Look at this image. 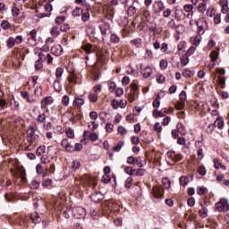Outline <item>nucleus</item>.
Segmentation results:
<instances>
[{
    "mask_svg": "<svg viewBox=\"0 0 229 229\" xmlns=\"http://www.w3.org/2000/svg\"><path fill=\"white\" fill-rule=\"evenodd\" d=\"M195 24L197 26V33L199 36L205 35V31L208 30V22L205 19V17L199 18Z\"/></svg>",
    "mask_w": 229,
    "mask_h": 229,
    "instance_id": "1",
    "label": "nucleus"
},
{
    "mask_svg": "<svg viewBox=\"0 0 229 229\" xmlns=\"http://www.w3.org/2000/svg\"><path fill=\"white\" fill-rule=\"evenodd\" d=\"M48 105H53V97H47L41 100V108H47Z\"/></svg>",
    "mask_w": 229,
    "mask_h": 229,
    "instance_id": "12",
    "label": "nucleus"
},
{
    "mask_svg": "<svg viewBox=\"0 0 229 229\" xmlns=\"http://www.w3.org/2000/svg\"><path fill=\"white\" fill-rule=\"evenodd\" d=\"M80 167H81V164L80 163V161L74 160L72 163V168L73 169V171H78V169H80Z\"/></svg>",
    "mask_w": 229,
    "mask_h": 229,
    "instance_id": "43",
    "label": "nucleus"
},
{
    "mask_svg": "<svg viewBox=\"0 0 229 229\" xmlns=\"http://www.w3.org/2000/svg\"><path fill=\"white\" fill-rule=\"evenodd\" d=\"M133 183V178L132 177H128L126 180H125V182H124V187L126 189H130Z\"/></svg>",
    "mask_w": 229,
    "mask_h": 229,
    "instance_id": "41",
    "label": "nucleus"
},
{
    "mask_svg": "<svg viewBox=\"0 0 229 229\" xmlns=\"http://www.w3.org/2000/svg\"><path fill=\"white\" fill-rule=\"evenodd\" d=\"M154 131H157V133L162 132V125H160V123H156L154 125Z\"/></svg>",
    "mask_w": 229,
    "mask_h": 229,
    "instance_id": "57",
    "label": "nucleus"
},
{
    "mask_svg": "<svg viewBox=\"0 0 229 229\" xmlns=\"http://www.w3.org/2000/svg\"><path fill=\"white\" fill-rule=\"evenodd\" d=\"M215 208L218 211V212H228L229 210V204H228V200L226 199H221L219 202H217L215 205Z\"/></svg>",
    "mask_w": 229,
    "mask_h": 229,
    "instance_id": "2",
    "label": "nucleus"
},
{
    "mask_svg": "<svg viewBox=\"0 0 229 229\" xmlns=\"http://www.w3.org/2000/svg\"><path fill=\"white\" fill-rule=\"evenodd\" d=\"M81 13H83V10H81L80 7H77L72 11L73 17H80Z\"/></svg>",
    "mask_w": 229,
    "mask_h": 229,
    "instance_id": "44",
    "label": "nucleus"
},
{
    "mask_svg": "<svg viewBox=\"0 0 229 229\" xmlns=\"http://www.w3.org/2000/svg\"><path fill=\"white\" fill-rule=\"evenodd\" d=\"M162 185L166 189V191H169L171 189V180H169L167 177H165L162 179Z\"/></svg>",
    "mask_w": 229,
    "mask_h": 229,
    "instance_id": "25",
    "label": "nucleus"
},
{
    "mask_svg": "<svg viewBox=\"0 0 229 229\" xmlns=\"http://www.w3.org/2000/svg\"><path fill=\"white\" fill-rule=\"evenodd\" d=\"M72 215L75 219H83L87 216V211L83 208L76 207L72 209Z\"/></svg>",
    "mask_w": 229,
    "mask_h": 229,
    "instance_id": "3",
    "label": "nucleus"
},
{
    "mask_svg": "<svg viewBox=\"0 0 229 229\" xmlns=\"http://www.w3.org/2000/svg\"><path fill=\"white\" fill-rule=\"evenodd\" d=\"M156 80H157V83H164L165 81V77L164 75L160 74L156 77Z\"/></svg>",
    "mask_w": 229,
    "mask_h": 229,
    "instance_id": "64",
    "label": "nucleus"
},
{
    "mask_svg": "<svg viewBox=\"0 0 229 229\" xmlns=\"http://www.w3.org/2000/svg\"><path fill=\"white\" fill-rule=\"evenodd\" d=\"M13 17H19L21 11L16 6H13L12 9Z\"/></svg>",
    "mask_w": 229,
    "mask_h": 229,
    "instance_id": "58",
    "label": "nucleus"
},
{
    "mask_svg": "<svg viewBox=\"0 0 229 229\" xmlns=\"http://www.w3.org/2000/svg\"><path fill=\"white\" fill-rule=\"evenodd\" d=\"M179 182H180V185H182V187H185L187 183H189V177L181 176L179 179Z\"/></svg>",
    "mask_w": 229,
    "mask_h": 229,
    "instance_id": "33",
    "label": "nucleus"
},
{
    "mask_svg": "<svg viewBox=\"0 0 229 229\" xmlns=\"http://www.w3.org/2000/svg\"><path fill=\"white\" fill-rule=\"evenodd\" d=\"M1 28H3V30H10L12 28V24H10L8 21L4 20L1 22Z\"/></svg>",
    "mask_w": 229,
    "mask_h": 229,
    "instance_id": "42",
    "label": "nucleus"
},
{
    "mask_svg": "<svg viewBox=\"0 0 229 229\" xmlns=\"http://www.w3.org/2000/svg\"><path fill=\"white\" fill-rule=\"evenodd\" d=\"M175 31L178 34L183 33V31H185V27H183V25H182V24H179V25L176 26Z\"/></svg>",
    "mask_w": 229,
    "mask_h": 229,
    "instance_id": "61",
    "label": "nucleus"
},
{
    "mask_svg": "<svg viewBox=\"0 0 229 229\" xmlns=\"http://www.w3.org/2000/svg\"><path fill=\"white\" fill-rule=\"evenodd\" d=\"M7 46L8 47H13V46H15V38H9L7 40Z\"/></svg>",
    "mask_w": 229,
    "mask_h": 229,
    "instance_id": "56",
    "label": "nucleus"
},
{
    "mask_svg": "<svg viewBox=\"0 0 229 229\" xmlns=\"http://www.w3.org/2000/svg\"><path fill=\"white\" fill-rule=\"evenodd\" d=\"M165 114H167V108H163L161 110L154 109L152 112V115L155 119H158V117H165Z\"/></svg>",
    "mask_w": 229,
    "mask_h": 229,
    "instance_id": "9",
    "label": "nucleus"
},
{
    "mask_svg": "<svg viewBox=\"0 0 229 229\" xmlns=\"http://www.w3.org/2000/svg\"><path fill=\"white\" fill-rule=\"evenodd\" d=\"M168 157L173 162H180L183 158L182 155L176 154L174 151L168 153Z\"/></svg>",
    "mask_w": 229,
    "mask_h": 229,
    "instance_id": "13",
    "label": "nucleus"
},
{
    "mask_svg": "<svg viewBox=\"0 0 229 229\" xmlns=\"http://www.w3.org/2000/svg\"><path fill=\"white\" fill-rule=\"evenodd\" d=\"M209 56L211 58V61H210V63L206 64V67H208V69L210 71H212V69H214L216 67V61L217 60V58H219V53L213 50V51H211Z\"/></svg>",
    "mask_w": 229,
    "mask_h": 229,
    "instance_id": "5",
    "label": "nucleus"
},
{
    "mask_svg": "<svg viewBox=\"0 0 229 229\" xmlns=\"http://www.w3.org/2000/svg\"><path fill=\"white\" fill-rule=\"evenodd\" d=\"M183 10H184V12H186V13L189 12H192V10H194V5H192L191 4H184Z\"/></svg>",
    "mask_w": 229,
    "mask_h": 229,
    "instance_id": "47",
    "label": "nucleus"
},
{
    "mask_svg": "<svg viewBox=\"0 0 229 229\" xmlns=\"http://www.w3.org/2000/svg\"><path fill=\"white\" fill-rule=\"evenodd\" d=\"M179 98H180L181 102L185 103V101H187V92H185V90H182L180 93Z\"/></svg>",
    "mask_w": 229,
    "mask_h": 229,
    "instance_id": "49",
    "label": "nucleus"
},
{
    "mask_svg": "<svg viewBox=\"0 0 229 229\" xmlns=\"http://www.w3.org/2000/svg\"><path fill=\"white\" fill-rule=\"evenodd\" d=\"M142 75L145 78H149V76H151V74H153V70L151 69V67L147 66L142 72H141Z\"/></svg>",
    "mask_w": 229,
    "mask_h": 229,
    "instance_id": "24",
    "label": "nucleus"
},
{
    "mask_svg": "<svg viewBox=\"0 0 229 229\" xmlns=\"http://www.w3.org/2000/svg\"><path fill=\"white\" fill-rule=\"evenodd\" d=\"M131 45L135 46V47H142V39L136 38L131 40Z\"/></svg>",
    "mask_w": 229,
    "mask_h": 229,
    "instance_id": "38",
    "label": "nucleus"
},
{
    "mask_svg": "<svg viewBox=\"0 0 229 229\" xmlns=\"http://www.w3.org/2000/svg\"><path fill=\"white\" fill-rule=\"evenodd\" d=\"M214 24H221V14L220 13H216L214 15Z\"/></svg>",
    "mask_w": 229,
    "mask_h": 229,
    "instance_id": "51",
    "label": "nucleus"
},
{
    "mask_svg": "<svg viewBox=\"0 0 229 229\" xmlns=\"http://www.w3.org/2000/svg\"><path fill=\"white\" fill-rule=\"evenodd\" d=\"M208 191V190H207V188L202 186V187L199 188L197 193L199 194V196H203V195L207 194Z\"/></svg>",
    "mask_w": 229,
    "mask_h": 229,
    "instance_id": "54",
    "label": "nucleus"
},
{
    "mask_svg": "<svg viewBox=\"0 0 229 229\" xmlns=\"http://www.w3.org/2000/svg\"><path fill=\"white\" fill-rule=\"evenodd\" d=\"M135 171L136 170L133 167H131V166H126L124 168V173L126 174H129V176H133V173H135Z\"/></svg>",
    "mask_w": 229,
    "mask_h": 229,
    "instance_id": "37",
    "label": "nucleus"
},
{
    "mask_svg": "<svg viewBox=\"0 0 229 229\" xmlns=\"http://www.w3.org/2000/svg\"><path fill=\"white\" fill-rule=\"evenodd\" d=\"M110 40L113 44H119V42H121V37L115 33H113L110 36Z\"/></svg>",
    "mask_w": 229,
    "mask_h": 229,
    "instance_id": "26",
    "label": "nucleus"
},
{
    "mask_svg": "<svg viewBox=\"0 0 229 229\" xmlns=\"http://www.w3.org/2000/svg\"><path fill=\"white\" fill-rule=\"evenodd\" d=\"M68 82L70 83V87H74V85H78V75L74 72H72L68 77Z\"/></svg>",
    "mask_w": 229,
    "mask_h": 229,
    "instance_id": "11",
    "label": "nucleus"
},
{
    "mask_svg": "<svg viewBox=\"0 0 229 229\" xmlns=\"http://www.w3.org/2000/svg\"><path fill=\"white\" fill-rule=\"evenodd\" d=\"M61 146L64 148L65 151H68L69 153H73L74 151V146H72L71 143H69V140L64 139L61 141Z\"/></svg>",
    "mask_w": 229,
    "mask_h": 229,
    "instance_id": "8",
    "label": "nucleus"
},
{
    "mask_svg": "<svg viewBox=\"0 0 229 229\" xmlns=\"http://www.w3.org/2000/svg\"><path fill=\"white\" fill-rule=\"evenodd\" d=\"M191 42L192 46L198 47V46L201 44V36H195L193 38H191Z\"/></svg>",
    "mask_w": 229,
    "mask_h": 229,
    "instance_id": "21",
    "label": "nucleus"
},
{
    "mask_svg": "<svg viewBox=\"0 0 229 229\" xmlns=\"http://www.w3.org/2000/svg\"><path fill=\"white\" fill-rule=\"evenodd\" d=\"M164 188L162 186H153L152 194L154 198H164Z\"/></svg>",
    "mask_w": 229,
    "mask_h": 229,
    "instance_id": "6",
    "label": "nucleus"
},
{
    "mask_svg": "<svg viewBox=\"0 0 229 229\" xmlns=\"http://www.w3.org/2000/svg\"><path fill=\"white\" fill-rule=\"evenodd\" d=\"M137 13V7H135V5L132 4L128 9H127V14L130 17H133V15H135V13Z\"/></svg>",
    "mask_w": 229,
    "mask_h": 229,
    "instance_id": "27",
    "label": "nucleus"
},
{
    "mask_svg": "<svg viewBox=\"0 0 229 229\" xmlns=\"http://www.w3.org/2000/svg\"><path fill=\"white\" fill-rule=\"evenodd\" d=\"M42 153H46V146L42 145L37 148L36 155L38 157L42 156Z\"/></svg>",
    "mask_w": 229,
    "mask_h": 229,
    "instance_id": "40",
    "label": "nucleus"
},
{
    "mask_svg": "<svg viewBox=\"0 0 229 229\" xmlns=\"http://www.w3.org/2000/svg\"><path fill=\"white\" fill-rule=\"evenodd\" d=\"M53 87L55 92H62V84L60 83V81L55 80L53 83Z\"/></svg>",
    "mask_w": 229,
    "mask_h": 229,
    "instance_id": "29",
    "label": "nucleus"
},
{
    "mask_svg": "<svg viewBox=\"0 0 229 229\" xmlns=\"http://www.w3.org/2000/svg\"><path fill=\"white\" fill-rule=\"evenodd\" d=\"M30 218L31 219L32 223H34L35 225L42 221V218H40V216H38V212L31 213Z\"/></svg>",
    "mask_w": 229,
    "mask_h": 229,
    "instance_id": "17",
    "label": "nucleus"
},
{
    "mask_svg": "<svg viewBox=\"0 0 229 229\" xmlns=\"http://www.w3.org/2000/svg\"><path fill=\"white\" fill-rule=\"evenodd\" d=\"M72 105L74 106H83L85 105V99L83 98H75L73 102H72Z\"/></svg>",
    "mask_w": 229,
    "mask_h": 229,
    "instance_id": "19",
    "label": "nucleus"
},
{
    "mask_svg": "<svg viewBox=\"0 0 229 229\" xmlns=\"http://www.w3.org/2000/svg\"><path fill=\"white\" fill-rule=\"evenodd\" d=\"M83 137L86 140L96 142L98 140V133L90 132L89 131H84Z\"/></svg>",
    "mask_w": 229,
    "mask_h": 229,
    "instance_id": "7",
    "label": "nucleus"
},
{
    "mask_svg": "<svg viewBox=\"0 0 229 229\" xmlns=\"http://www.w3.org/2000/svg\"><path fill=\"white\" fill-rule=\"evenodd\" d=\"M167 65H169V64L166 60L163 59L160 61L159 66L162 71H165V69H167Z\"/></svg>",
    "mask_w": 229,
    "mask_h": 229,
    "instance_id": "46",
    "label": "nucleus"
},
{
    "mask_svg": "<svg viewBox=\"0 0 229 229\" xmlns=\"http://www.w3.org/2000/svg\"><path fill=\"white\" fill-rule=\"evenodd\" d=\"M206 15L207 17H214L216 15V8L214 5L208 6V9L206 10Z\"/></svg>",
    "mask_w": 229,
    "mask_h": 229,
    "instance_id": "18",
    "label": "nucleus"
},
{
    "mask_svg": "<svg viewBox=\"0 0 229 229\" xmlns=\"http://www.w3.org/2000/svg\"><path fill=\"white\" fill-rule=\"evenodd\" d=\"M90 199L94 203H99V201L105 199V196L101 192H94L91 194Z\"/></svg>",
    "mask_w": 229,
    "mask_h": 229,
    "instance_id": "10",
    "label": "nucleus"
},
{
    "mask_svg": "<svg viewBox=\"0 0 229 229\" xmlns=\"http://www.w3.org/2000/svg\"><path fill=\"white\" fill-rule=\"evenodd\" d=\"M63 51L64 50L62 48V46H60V45H56L51 48V53H52V55H55V56H60V55H62Z\"/></svg>",
    "mask_w": 229,
    "mask_h": 229,
    "instance_id": "16",
    "label": "nucleus"
},
{
    "mask_svg": "<svg viewBox=\"0 0 229 229\" xmlns=\"http://www.w3.org/2000/svg\"><path fill=\"white\" fill-rule=\"evenodd\" d=\"M181 64L182 65V67H185V65L189 64V55H186V54L184 55H182L181 57Z\"/></svg>",
    "mask_w": 229,
    "mask_h": 229,
    "instance_id": "35",
    "label": "nucleus"
},
{
    "mask_svg": "<svg viewBox=\"0 0 229 229\" xmlns=\"http://www.w3.org/2000/svg\"><path fill=\"white\" fill-rule=\"evenodd\" d=\"M106 130L108 133H112L114 131V125L111 123H107L106 124Z\"/></svg>",
    "mask_w": 229,
    "mask_h": 229,
    "instance_id": "63",
    "label": "nucleus"
},
{
    "mask_svg": "<svg viewBox=\"0 0 229 229\" xmlns=\"http://www.w3.org/2000/svg\"><path fill=\"white\" fill-rule=\"evenodd\" d=\"M216 129V124L211 123L208 126V128L206 129L207 133H208L209 135L214 133V130Z\"/></svg>",
    "mask_w": 229,
    "mask_h": 229,
    "instance_id": "48",
    "label": "nucleus"
},
{
    "mask_svg": "<svg viewBox=\"0 0 229 229\" xmlns=\"http://www.w3.org/2000/svg\"><path fill=\"white\" fill-rule=\"evenodd\" d=\"M30 38L31 40H33V42H37V30H32L30 32Z\"/></svg>",
    "mask_w": 229,
    "mask_h": 229,
    "instance_id": "55",
    "label": "nucleus"
},
{
    "mask_svg": "<svg viewBox=\"0 0 229 229\" xmlns=\"http://www.w3.org/2000/svg\"><path fill=\"white\" fill-rule=\"evenodd\" d=\"M30 189H38V187L40 186V182L37 180H33L30 184Z\"/></svg>",
    "mask_w": 229,
    "mask_h": 229,
    "instance_id": "50",
    "label": "nucleus"
},
{
    "mask_svg": "<svg viewBox=\"0 0 229 229\" xmlns=\"http://www.w3.org/2000/svg\"><path fill=\"white\" fill-rule=\"evenodd\" d=\"M64 75V68L58 67L55 71V80L60 81Z\"/></svg>",
    "mask_w": 229,
    "mask_h": 229,
    "instance_id": "30",
    "label": "nucleus"
},
{
    "mask_svg": "<svg viewBox=\"0 0 229 229\" xmlns=\"http://www.w3.org/2000/svg\"><path fill=\"white\" fill-rule=\"evenodd\" d=\"M208 6H207V3L203 2V3H199L198 5V12L199 13H205V12H207Z\"/></svg>",
    "mask_w": 229,
    "mask_h": 229,
    "instance_id": "22",
    "label": "nucleus"
},
{
    "mask_svg": "<svg viewBox=\"0 0 229 229\" xmlns=\"http://www.w3.org/2000/svg\"><path fill=\"white\" fill-rule=\"evenodd\" d=\"M83 51L87 53V55H90V53H94V47L91 44H86L82 47Z\"/></svg>",
    "mask_w": 229,
    "mask_h": 229,
    "instance_id": "20",
    "label": "nucleus"
},
{
    "mask_svg": "<svg viewBox=\"0 0 229 229\" xmlns=\"http://www.w3.org/2000/svg\"><path fill=\"white\" fill-rule=\"evenodd\" d=\"M88 99H89L91 103H96L98 101V93H89Z\"/></svg>",
    "mask_w": 229,
    "mask_h": 229,
    "instance_id": "36",
    "label": "nucleus"
},
{
    "mask_svg": "<svg viewBox=\"0 0 229 229\" xmlns=\"http://www.w3.org/2000/svg\"><path fill=\"white\" fill-rule=\"evenodd\" d=\"M88 127L89 128V130H91V131H94V130H98V128H99V123H96V122H89L88 123Z\"/></svg>",
    "mask_w": 229,
    "mask_h": 229,
    "instance_id": "34",
    "label": "nucleus"
},
{
    "mask_svg": "<svg viewBox=\"0 0 229 229\" xmlns=\"http://www.w3.org/2000/svg\"><path fill=\"white\" fill-rule=\"evenodd\" d=\"M213 124H215V128L216 126L218 130H223V127L225 126V122L221 119H216Z\"/></svg>",
    "mask_w": 229,
    "mask_h": 229,
    "instance_id": "31",
    "label": "nucleus"
},
{
    "mask_svg": "<svg viewBox=\"0 0 229 229\" xmlns=\"http://www.w3.org/2000/svg\"><path fill=\"white\" fill-rule=\"evenodd\" d=\"M171 13H173V10H171L170 8H166L164 12H163V17H171Z\"/></svg>",
    "mask_w": 229,
    "mask_h": 229,
    "instance_id": "62",
    "label": "nucleus"
},
{
    "mask_svg": "<svg viewBox=\"0 0 229 229\" xmlns=\"http://www.w3.org/2000/svg\"><path fill=\"white\" fill-rule=\"evenodd\" d=\"M39 136L35 133V127L30 126V128L27 130V140L30 144L35 142L36 140H38Z\"/></svg>",
    "mask_w": 229,
    "mask_h": 229,
    "instance_id": "4",
    "label": "nucleus"
},
{
    "mask_svg": "<svg viewBox=\"0 0 229 229\" xmlns=\"http://www.w3.org/2000/svg\"><path fill=\"white\" fill-rule=\"evenodd\" d=\"M194 74H195L194 71H191L190 69H184L182 71V76L187 79L192 78Z\"/></svg>",
    "mask_w": 229,
    "mask_h": 229,
    "instance_id": "23",
    "label": "nucleus"
},
{
    "mask_svg": "<svg viewBox=\"0 0 229 229\" xmlns=\"http://www.w3.org/2000/svg\"><path fill=\"white\" fill-rule=\"evenodd\" d=\"M69 101H70V98H69V96L67 95H64L62 98V103L64 106H69Z\"/></svg>",
    "mask_w": 229,
    "mask_h": 229,
    "instance_id": "59",
    "label": "nucleus"
},
{
    "mask_svg": "<svg viewBox=\"0 0 229 229\" xmlns=\"http://www.w3.org/2000/svg\"><path fill=\"white\" fill-rule=\"evenodd\" d=\"M36 121L38 123H45V121H46V114H38L37 119H36Z\"/></svg>",
    "mask_w": 229,
    "mask_h": 229,
    "instance_id": "60",
    "label": "nucleus"
},
{
    "mask_svg": "<svg viewBox=\"0 0 229 229\" xmlns=\"http://www.w3.org/2000/svg\"><path fill=\"white\" fill-rule=\"evenodd\" d=\"M136 92H137V85L133 84L131 86V92L128 94V98L131 103H133V101H135Z\"/></svg>",
    "mask_w": 229,
    "mask_h": 229,
    "instance_id": "15",
    "label": "nucleus"
},
{
    "mask_svg": "<svg viewBox=\"0 0 229 229\" xmlns=\"http://www.w3.org/2000/svg\"><path fill=\"white\" fill-rule=\"evenodd\" d=\"M108 89L110 90V92H114V90H115V89H117V84H115V82L114 81H110L108 82Z\"/></svg>",
    "mask_w": 229,
    "mask_h": 229,
    "instance_id": "53",
    "label": "nucleus"
},
{
    "mask_svg": "<svg viewBox=\"0 0 229 229\" xmlns=\"http://www.w3.org/2000/svg\"><path fill=\"white\" fill-rule=\"evenodd\" d=\"M123 146H124V141H120V142L117 143V145H115V146L113 148V149H114V151L118 152L120 149L123 148Z\"/></svg>",
    "mask_w": 229,
    "mask_h": 229,
    "instance_id": "52",
    "label": "nucleus"
},
{
    "mask_svg": "<svg viewBox=\"0 0 229 229\" xmlns=\"http://www.w3.org/2000/svg\"><path fill=\"white\" fill-rule=\"evenodd\" d=\"M21 96L23 99H26L28 103H33L35 101L30 98V93H28V91H21Z\"/></svg>",
    "mask_w": 229,
    "mask_h": 229,
    "instance_id": "28",
    "label": "nucleus"
},
{
    "mask_svg": "<svg viewBox=\"0 0 229 229\" xmlns=\"http://www.w3.org/2000/svg\"><path fill=\"white\" fill-rule=\"evenodd\" d=\"M223 1L225 2V0H220V4L222 5L221 12L222 13H228L229 12L228 4L223 3Z\"/></svg>",
    "mask_w": 229,
    "mask_h": 229,
    "instance_id": "32",
    "label": "nucleus"
},
{
    "mask_svg": "<svg viewBox=\"0 0 229 229\" xmlns=\"http://www.w3.org/2000/svg\"><path fill=\"white\" fill-rule=\"evenodd\" d=\"M202 208L199 211L201 217H207L208 214V209L207 208L203 207V204H200Z\"/></svg>",
    "mask_w": 229,
    "mask_h": 229,
    "instance_id": "39",
    "label": "nucleus"
},
{
    "mask_svg": "<svg viewBox=\"0 0 229 229\" xmlns=\"http://www.w3.org/2000/svg\"><path fill=\"white\" fill-rule=\"evenodd\" d=\"M184 14H183V10L180 7H175L174 9V18L176 21H182L183 19Z\"/></svg>",
    "mask_w": 229,
    "mask_h": 229,
    "instance_id": "14",
    "label": "nucleus"
},
{
    "mask_svg": "<svg viewBox=\"0 0 229 229\" xmlns=\"http://www.w3.org/2000/svg\"><path fill=\"white\" fill-rule=\"evenodd\" d=\"M50 33L52 37L56 38L60 35V30H58V27H53Z\"/></svg>",
    "mask_w": 229,
    "mask_h": 229,
    "instance_id": "45",
    "label": "nucleus"
}]
</instances>
